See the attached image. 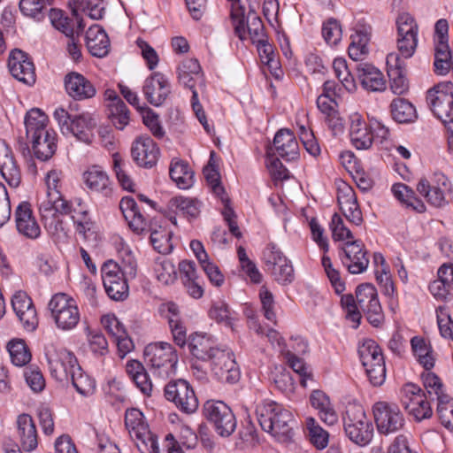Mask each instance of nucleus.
Instances as JSON below:
<instances>
[{"mask_svg": "<svg viewBox=\"0 0 453 453\" xmlns=\"http://www.w3.org/2000/svg\"><path fill=\"white\" fill-rule=\"evenodd\" d=\"M190 354L203 362H209L211 371L222 381L235 383L240 379V370L234 353L226 348L217 346L215 340L205 334L195 333L188 336Z\"/></svg>", "mask_w": 453, "mask_h": 453, "instance_id": "1", "label": "nucleus"}, {"mask_svg": "<svg viewBox=\"0 0 453 453\" xmlns=\"http://www.w3.org/2000/svg\"><path fill=\"white\" fill-rule=\"evenodd\" d=\"M62 177L63 173L56 169L50 170L47 173L45 180L47 193L38 204L41 220L45 229L50 234L58 238L66 235L59 214L73 212L72 203L63 197L59 190Z\"/></svg>", "mask_w": 453, "mask_h": 453, "instance_id": "2", "label": "nucleus"}, {"mask_svg": "<svg viewBox=\"0 0 453 453\" xmlns=\"http://www.w3.org/2000/svg\"><path fill=\"white\" fill-rule=\"evenodd\" d=\"M53 118L64 135H73L85 143L91 142L97 126L95 114L88 111L77 113L73 112V108L69 111L63 107H58L53 112Z\"/></svg>", "mask_w": 453, "mask_h": 453, "instance_id": "3", "label": "nucleus"}, {"mask_svg": "<svg viewBox=\"0 0 453 453\" xmlns=\"http://www.w3.org/2000/svg\"><path fill=\"white\" fill-rule=\"evenodd\" d=\"M346 436L358 446H366L373 437V425L367 418L364 407L356 403H348L342 413Z\"/></svg>", "mask_w": 453, "mask_h": 453, "instance_id": "4", "label": "nucleus"}, {"mask_svg": "<svg viewBox=\"0 0 453 453\" xmlns=\"http://www.w3.org/2000/svg\"><path fill=\"white\" fill-rule=\"evenodd\" d=\"M230 19L234 35L240 40L244 41L250 38L252 43H261L265 41L266 35L263 21L250 4L247 15H245V7L241 3L235 4L231 8Z\"/></svg>", "mask_w": 453, "mask_h": 453, "instance_id": "5", "label": "nucleus"}, {"mask_svg": "<svg viewBox=\"0 0 453 453\" xmlns=\"http://www.w3.org/2000/svg\"><path fill=\"white\" fill-rule=\"evenodd\" d=\"M144 361L155 376L167 379L175 374L178 355L170 343L157 342L145 347Z\"/></svg>", "mask_w": 453, "mask_h": 453, "instance_id": "6", "label": "nucleus"}, {"mask_svg": "<svg viewBox=\"0 0 453 453\" xmlns=\"http://www.w3.org/2000/svg\"><path fill=\"white\" fill-rule=\"evenodd\" d=\"M426 103L434 115L453 131V92L451 83H439L426 93Z\"/></svg>", "mask_w": 453, "mask_h": 453, "instance_id": "7", "label": "nucleus"}, {"mask_svg": "<svg viewBox=\"0 0 453 453\" xmlns=\"http://www.w3.org/2000/svg\"><path fill=\"white\" fill-rule=\"evenodd\" d=\"M203 412L218 435L229 437L235 431L237 426L235 415L224 402L208 400L203 404Z\"/></svg>", "mask_w": 453, "mask_h": 453, "instance_id": "8", "label": "nucleus"}, {"mask_svg": "<svg viewBox=\"0 0 453 453\" xmlns=\"http://www.w3.org/2000/svg\"><path fill=\"white\" fill-rule=\"evenodd\" d=\"M49 309L59 329L71 330L79 323L80 311L76 302L65 293L54 295L49 303Z\"/></svg>", "mask_w": 453, "mask_h": 453, "instance_id": "9", "label": "nucleus"}, {"mask_svg": "<svg viewBox=\"0 0 453 453\" xmlns=\"http://www.w3.org/2000/svg\"><path fill=\"white\" fill-rule=\"evenodd\" d=\"M44 351L50 374L58 380H68L72 372L79 365L74 354L55 344L45 346Z\"/></svg>", "mask_w": 453, "mask_h": 453, "instance_id": "10", "label": "nucleus"}, {"mask_svg": "<svg viewBox=\"0 0 453 453\" xmlns=\"http://www.w3.org/2000/svg\"><path fill=\"white\" fill-rule=\"evenodd\" d=\"M165 397L186 414L194 413L198 408V399L193 388L182 379L171 380L165 386Z\"/></svg>", "mask_w": 453, "mask_h": 453, "instance_id": "11", "label": "nucleus"}, {"mask_svg": "<svg viewBox=\"0 0 453 453\" xmlns=\"http://www.w3.org/2000/svg\"><path fill=\"white\" fill-rule=\"evenodd\" d=\"M283 407L276 402H265L257 406L256 414L261 428L276 441H283Z\"/></svg>", "mask_w": 453, "mask_h": 453, "instance_id": "12", "label": "nucleus"}, {"mask_svg": "<svg viewBox=\"0 0 453 453\" xmlns=\"http://www.w3.org/2000/svg\"><path fill=\"white\" fill-rule=\"evenodd\" d=\"M103 284L108 296L115 301L125 300L128 296V277L119 272V263L113 260L104 262L101 267Z\"/></svg>", "mask_w": 453, "mask_h": 453, "instance_id": "13", "label": "nucleus"}, {"mask_svg": "<svg viewBox=\"0 0 453 453\" xmlns=\"http://www.w3.org/2000/svg\"><path fill=\"white\" fill-rule=\"evenodd\" d=\"M374 420L379 433L389 434L404 426V418L395 403L378 402L372 406Z\"/></svg>", "mask_w": 453, "mask_h": 453, "instance_id": "14", "label": "nucleus"}, {"mask_svg": "<svg viewBox=\"0 0 453 453\" xmlns=\"http://www.w3.org/2000/svg\"><path fill=\"white\" fill-rule=\"evenodd\" d=\"M365 245L360 240L348 241L340 252L342 263L352 274L364 273L369 265Z\"/></svg>", "mask_w": 453, "mask_h": 453, "instance_id": "15", "label": "nucleus"}, {"mask_svg": "<svg viewBox=\"0 0 453 453\" xmlns=\"http://www.w3.org/2000/svg\"><path fill=\"white\" fill-rule=\"evenodd\" d=\"M449 189V179L441 173L434 174L433 185L426 178H421L417 185L418 193L435 207H441L446 203L444 194Z\"/></svg>", "mask_w": 453, "mask_h": 453, "instance_id": "16", "label": "nucleus"}, {"mask_svg": "<svg viewBox=\"0 0 453 453\" xmlns=\"http://www.w3.org/2000/svg\"><path fill=\"white\" fill-rule=\"evenodd\" d=\"M142 93L151 105L158 107L165 102L171 94V85L163 73L155 72L145 79Z\"/></svg>", "mask_w": 453, "mask_h": 453, "instance_id": "17", "label": "nucleus"}, {"mask_svg": "<svg viewBox=\"0 0 453 453\" xmlns=\"http://www.w3.org/2000/svg\"><path fill=\"white\" fill-rule=\"evenodd\" d=\"M11 74L18 81L33 85L35 82V65L28 55L19 49L12 50L8 59Z\"/></svg>", "mask_w": 453, "mask_h": 453, "instance_id": "18", "label": "nucleus"}, {"mask_svg": "<svg viewBox=\"0 0 453 453\" xmlns=\"http://www.w3.org/2000/svg\"><path fill=\"white\" fill-rule=\"evenodd\" d=\"M282 137L283 128H280L275 134L273 144L266 148V168L276 187H281L283 183V164L280 161V157H283V145L280 144Z\"/></svg>", "mask_w": 453, "mask_h": 453, "instance_id": "19", "label": "nucleus"}, {"mask_svg": "<svg viewBox=\"0 0 453 453\" xmlns=\"http://www.w3.org/2000/svg\"><path fill=\"white\" fill-rule=\"evenodd\" d=\"M131 155L137 165L151 168L157 162L159 149L150 137H139L133 142Z\"/></svg>", "mask_w": 453, "mask_h": 453, "instance_id": "20", "label": "nucleus"}, {"mask_svg": "<svg viewBox=\"0 0 453 453\" xmlns=\"http://www.w3.org/2000/svg\"><path fill=\"white\" fill-rule=\"evenodd\" d=\"M12 305L23 326L27 331H34L38 325V319L32 299L24 291H18L12 298Z\"/></svg>", "mask_w": 453, "mask_h": 453, "instance_id": "21", "label": "nucleus"}, {"mask_svg": "<svg viewBox=\"0 0 453 453\" xmlns=\"http://www.w3.org/2000/svg\"><path fill=\"white\" fill-rule=\"evenodd\" d=\"M15 222L18 232L29 239H36L41 234V229L33 216L28 202H21L15 210Z\"/></svg>", "mask_w": 453, "mask_h": 453, "instance_id": "22", "label": "nucleus"}, {"mask_svg": "<svg viewBox=\"0 0 453 453\" xmlns=\"http://www.w3.org/2000/svg\"><path fill=\"white\" fill-rule=\"evenodd\" d=\"M17 435L23 450L31 452L37 448L38 434L35 423L29 414L22 413L16 420Z\"/></svg>", "mask_w": 453, "mask_h": 453, "instance_id": "23", "label": "nucleus"}, {"mask_svg": "<svg viewBox=\"0 0 453 453\" xmlns=\"http://www.w3.org/2000/svg\"><path fill=\"white\" fill-rule=\"evenodd\" d=\"M65 88L66 93L75 100L92 98L96 93V88L90 81L75 72L65 75Z\"/></svg>", "mask_w": 453, "mask_h": 453, "instance_id": "24", "label": "nucleus"}, {"mask_svg": "<svg viewBox=\"0 0 453 453\" xmlns=\"http://www.w3.org/2000/svg\"><path fill=\"white\" fill-rule=\"evenodd\" d=\"M387 64L392 91L396 95L403 94L408 89L404 62L396 53H390L387 57Z\"/></svg>", "mask_w": 453, "mask_h": 453, "instance_id": "25", "label": "nucleus"}, {"mask_svg": "<svg viewBox=\"0 0 453 453\" xmlns=\"http://www.w3.org/2000/svg\"><path fill=\"white\" fill-rule=\"evenodd\" d=\"M0 173L8 185L18 188L21 182V172L12 151L4 144L0 147Z\"/></svg>", "mask_w": 453, "mask_h": 453, "instance_id": "26", "label": "nucleus"}, {"mask_svg": "<svg viewBox=\"0 0 453 453\" xmlns=\"http://www.w3.org/2000/svg\"><path fill=\"white\" fill-rule=\"evenodd\" d=\"M357 77L362 87L369 91H382L386 88V82L382 73L367 63L357 65Z\"/></svg>", "mask_w": 453, "mask_h": 453, "instance_id": "27", "label": "nucleus"}, {"mask_svg": "<svg viewBox=\"0 0 453 453\" xmlns=\"http://www.w3.org/2000/svg\"><path fill=\"white\" fill-rule=\"evenodd\" d=\"M86 45L91 55L104 58L109 52L110 40L104 28L95 24L86 32Z\"/></svg>", "mask_w": 453, "mask_h": 453, "instance_id": "28", "label": "nucleus"}, {"mask_svg": "<svg viewBox=\"0 0 453 453\" xmlns=\"http://www.w3.org/2000/svg\"><path fill=\"white\" fill-rule=\"evenodd\" d=\"M349 135L353 146L357 150H367L372 146L373 141L372 129L357 114L351 118Z\"/></svg>", "mask_w": 453, "mask_h": 453, "instance_id": "29", "label": "nucleus"}, {"mask_svg": "<svg viewBox=\"0 0 453 453\" xmlns=\"http://www.w3.org/2000/svg\"><path fill=\"white\" fill-rule=\"evenodd\" d=\"M35 157L41 161H47L52 157L57 150V134L53 130L45 132L42 135L28 140Z\"/></svg>", "mask_w": 453, "mask_h": 453, "instance_id": "30", "label": "nucleus"}, {"mask_svg": "<svg viewBox=\"0 0 453 453\" xmlns=\"http://www.w3.org/2000/svg\"><path fill=\"white\" fill-rule=\"evenodd\" d=\"M83 180L89 189L101 193L105 197L110 196L112 193L107 173L97 165L88 168L83 173Z\"/></svg>", "mask_w": 453, "mask_h": 453, "instance_id": "31", "label": "nucleus"}, {"mask_svg": "<svg viewBox=\"0 0 453 453\" xmlns=\"http://www.w3.org/2000/svg\"><path fill=\"white\" fill-rule=\"evenodd\" d=\"M126 370L137 388H139L143 395L147 396L151 395L153 385L143 365L134 359L129 360L127 363Z\"/></svg>", "mask_w": 453, "mask_h": 453, "instance_id": "32", "label": "nucleus"}, {"mask_svg": "<svg viewBox=\"0 0 453 453\" xmlns=\"http://www.w3.org/2000/svg\"><path fill=\"white\" fill-rule=\"evenodd\" d=\"M47 122V115L40 109L34 108L27 111L24 120L27 139L30 140L35 136L42 135L49 131Z\"/></svg>", "mask_w": 453, "mask_h": 453, "instance_id": "33", "label": "nucleus"}, {"mask_svg": "<svg viewBox=\"0 0 453 453\" xmlns=\"http://www.w3.org/2000/svg\"><path fill=\"white\" fill-rule=\"evenodd\" d=\"M390 109L393 119L398 123H411L418 118L414 105L404 98H395Z\"/></svg>", "mask_w": 453, "mask_h": 453, "instance_id": "34", "label": "nucleus"}, {"mask_svg": "<svg viewBox=\"0 0 453 453\" xmlns=\"http://www.w3.org/2000/svg\"><path fill=\"white\" fill-rule=\"evenodd\" d=\"M168 208L176 214L195 219L200 213V202L194 198L175 196L168 202Z\"/></svg>", "mask_w": 453, "mask_h": 453, "instance_id": "35", "label": "nucleus"}, {"mask_svg": "<svg viewBox=\"0 0 453 453\" xmlns=\"http://www.w3.org/2000/svg\"><path fill=\"white\" fill-rule=\"evenodd\" d=\"M358 354L365 368L385 364L381 349L372 340H366L358 348Z\"/></svg>", "mask_w": 453, "mask_h": 453, "instance_id": "36", "label": "nucleus"}, {"mask_svg": "<svg viewBox=\"0 0 453 453\" xmlns=\"http://www.w3.org/2000/svg\"><path fill=\"white\" fill-rule=\"evenodd\" d=\"M169 174L180 188L186 189L193 185V172L184 161L172 163Z\"/></svg>", "mask_w": 453, "mask_h": 453, "instance_id": "37", "label": "nucleus"}, {"mask_svg": "<svg viewBox=\"0 0 453 453\" xmlns=\"http://www.w3.org/2000/svg\"><path fill=\"white\" fill-rule=\"evenodd\" d=\"M306 430L309 441L318 449H324L328 445L329 434L323 429L312 417L306 418Z\"/></svg>", "mask_w": 453, "mask_h": 453, "instance_id": "38", "label": "nucleus"}, {"mask_svg": "<svg viewBox=\"0 0 453 453\" xmlns=\"http://www.w3.org/2000/svg\"><path fill=\"white\" fill-rule=\"evenodd\" d=\"M69 379L76 391L81 395L89 396L94 394L96 382L82 371L80 365L72 372Z\"/></svg>", "mask_w": 453, "mask_h": 453, "instance_id": "39", "label": "nucleus"}, {"mask_svg": "<svg viewBox=\"0 0 453 453\" xmlns=\"http://www.w3.org/2000/svg\"><path fill=\"white\" fill-rule=\"evenodd\" d=\"M7 349L12 364L16 366L26 365L31 360V352L24 340L13 339L7 344Z\"/></svg>", "mask_w": 453, "mask_h": 453, "instance_id": "40", "label": "nucleus"}, {"mask_svg": "<svg viewBox=\"0 0 453 453\" xmlns=\"http://www.w3.org/2000/svg\"><path fill=\"white\" fill-rule=\"evenodd\" d=\"M423 385L426 388V395L429 401L436 400L437 403L441 400V396H449L443 392V385L441 379L434 372H426L421 374Z\"/></svg>", "mask_w": 453, "mask_h": 453, "instance_id": "41", "label": "nucleus"}, {"mask_svg": "<svg viewBox=\"0 0 453 453\" xmlns=\"http://www.w3.org/2000/svg\"><path fill=\"white\" fill-rule=\"evenodd\" d=\"M49 5H50V0L19 1V10L22 14L38 21L44 18L45 12Z\"/></svg>", "mask_w": 453, "mask_h": 453, "instance_id": "42", "label": "nucleus"}, {"mask_svg": "<svg viewBox=\"0 0 453 453\" xmlns=\"http://www.w3.org/2000/svg\"><path fill=\"white\" fill-rule=\"evenodd\" d=\"M132 439L141 453H159L157 438L149 428H142Z\"/></svg>", "mask_w": 453, "mask_h": 453, "instance_id": "43", "label": "nucleus"}, {"mask_svg": "<svg viewBox=\"0 0 453 453\" xmlns=\"http://www.w3.org/2000/svg\"><path fill=\"white\" fill-rule=\"evenodd\" d=\"M49 18L52 26L66 36L74 35L73 20L65 16L63 11L51 8Z\"/></svg>", "mask_w": 453, "mask_h": 453, "instance_id": "44", "label": "nucleus"}, {"mask_svg": "<svg viewBox=\"0 0 453 453\" xmlns=\"http://www.w3.org/2000/svg\"><path fill=\"white\" fill-rule=\"evenodd\" d=\"M426 396V393L419 386L411 382L404 384L400 390V401L403 408L419 403L421 399Z\"/></svg>", "mask_w": 453, "mask_h": 453, "instance_id": "45", "label": "nucleus"}, {"mask_svg": "<svg viewBox=\"0 0 453 453\" xmlns=\"http://www.w3.org/2000/svg\"><path fill=\"white\" fill-rule=\"evenodd\" d=\"M149 231L150 232V238L154 250L162 254L169 252L171 250L170 232L161 226L158 229L150 227Z\"/></svg>", "mask_w": 453, "mask_h": 453, "instance_id": "46", "label": "nucleus"}, {"mask_svg": "<svg viewBox=\"0 0 453 453\" xmlns=\"http://www.w3.org/2000/svg\"><path fill=\"white\" fill-rule=\"evenodd\" d=\"M436 411L441 425L453 431V399L449 396H441Z\"/></svg>", "mask_w": 453, "mask_h": 453, "instance_id": "47", "label": "nucleus"}, {"mask_svg": "<svg viewBox=\"0 0 453 453\" xmlns=\"http://www.w3.org/2000/svg\"><path fill=\"white\" fill-rule=\"evenodd\" d=\"M366 316L368 322L375 326L379 327L384 321V314L382 311L381 305L378 299V295L373 297L366 303L364 307L360 308Z\"/></svg>", "mask_w": 453, "mask_h": 453, "instance_id": "48", "label": "nucleus"}, {"mask_svg": "<svg viewBox=\"0 0 453 453\" xmlns=\"http://www.w3.org/2000/svg\"><path fill=\"white\" fill-rule=\"evenodd\" d=\"M125 425L131 438H134L138 432H142V428H148V426L143 421L142 412L135 408L127 410L125 414Z\"/></svg>", "mask_w": 453, "mask_h": 453, "instance_id": "49", "label": "nucleus"}, {"mask_svg": "<svg viewBox=\"0 0 453 453\" xmlns=\"http://www.w3.org/2000/svg\"><path fill=\"white\" fill-rule=\"evenodd\" d=\"M108 117L114 127L123 130L129 122V111L125 103H119V105H111Z\"/></svg>", "mask_w": 453, "mask_h": 453, "instance_id": "50", "label": "nucleus"}, {"mask_svg": "<svg viewBox=\"0 0 453 453\" xmlns=\"http://www.w3.org/2000/svg\"><path fill=\"white\" fill-rule=\"evenodd\" d=\"M342 27L335 19H329L323 23L322 36L329 45H336L342 39Z\"/></svg>", "mask_w": 453, "mask_h": 453, "instance_id": "51", "label": "nucleus"}, {"mask_svg": "<svg viewBox=\"0 0 453 453\" xmlns=\"http://www.w3.org/2000/svg\"><path fill=\"white\" fill-rule=\"evenodd\" d=\"M73 212L69 215L71 216L73 224L76 226V231L82 234L84 237H86L87 232L90 231L93 227V222L91 221L90 218L88 217V213L86 210L80 209L79 211L76 208H73L72 206ZM63 214H59V219H61L60 216Z\"/></svg>", "mask_w": 453, "mask_h": 453, "instance_id": "52", "label": "nucleus"}, {"mask_svg": "<svg viewBox=\"0 0 453 453\" xmlns=\"http://www.w3.org/2000/svg\"><path fill=\"white\" fill-rule=\"evenodd\" d=\"M341 303L346 312V319L355 323L353 327L357 328L360 324L361 313L354 296L351 294L342 296Z\"/></svg>", "mask_w": 453, "mask_h": 453, "instance_id": "53", "label": "nucleus"}, {"mask_svg": "<svg viewBox=\"0 0 453 453\" xmlns=\"http://www.w3.org/2000/svg\"><path fill=\"white\" fill-rule=\"evenodd\" d=\"M119 254L121 258L120 264H119L120 273L129 279H134L136 276L137 264L132 252L127 249H123L119 251Z\"/></svg>", "mask_w": 453, "mask_h": 453, "instance_id": "54", "label": "nucleus"}, {"mask_svg": "<svg viewBox=\"0 0 453 453\" xmlns=\"http://www.w3.org/2000/svg\"><path fill=\"white\" fill-rule=\"evenodd\" d=\"M168 324L176 345L184 348L188 344L187 339V328L180 318H168Z\"/></svg>", "mask_w": 453, "mask_h": 453, "instance_id": "55", "label": "nucleus"}, {"mask_svg": "<svg viewBox=\"0 0 453 453\" xmlns=\"http://www.w3.org/2000/svg\"><path fill=\"white\" fill-rule=\"evenodd\" d=\"M332 236L334 241L352 240V232L345 226L342 218L334 213L330 223Z\"/></svg>", "mask_w": 453, "mask_h": 453, "instance_id": "56", "label": "nucleus"}, {"mask_svg": "<svg viewBox=\"0 0 453 453\" xmlns=\"http://www.w3.org/2000/svg\"><path fill=\"white\" fill-rule=\"evenodd\" d=\"M88 347L96 357H103L108 353V342L100 332H91L88 336Z\"/></svg>", "mask_w": 453, "mask_h": 453, "instance_id": "57", "label": "nucleus"}, {"mask_svg": "<svg viewBox=\"0 0 453 453\" xmlns=\"http://www.w3.org/2000/svg\"><path fill=\"white\" fill-rule=\"evenodd\" d=\"M157 280L163 284L169 285L175 281L177 275L173 264L165 259L155 268Z\"/></svg>", "mask_w": 453, "mask_h": 453, "instance_id": "58", "label": "nucleus"}, {"mask_svg": "<svg viewBox=\"0 0 453 453\" xmlns=\"http://www.w3.org/2000/svg\"><path fill=\"white\" fill-rule=\"evenodd\" d=\"M337 202L341 211L358 204L355 191L346 183L338 188Z\"/></svg>", "mask_w": 453, "mask_h": 453, "instance_id": "59", "label": "nucleus"}, {"mask_svg": "<svg viewBox=\"0 0 453 453\" xmlns=\"http://www.w3.org/2000/svg\"><path fill=\"white\" fill-rule=\"evenodd\" d=\"M418 35H398L396 44L400 58H411L418 45Z\"/></svg>", "mask_w": 453, "mask_h": 453, "instance_id": "60", "label": "nucleus"}, {"mask_svg": "<svg viewBox=\"0 0 453 453\" xmlns=\"http://www.w3.org/2000/svg\"><path fill=\"white\" fill-rule=\"evenodd\" d=\"M27 384L34 392H41L45 387L44 378L38 367H27L24 371Z\"/></svg>", "mask_w": 453, "mask_h": 453, "instance_id": "61", "label": "nucleus"}, {"mask_svg": "<svg viewBox=\"0 0 453 453\" xmlns=\"http://www.w3.org/2000/svg\"><path fill=\"white\" fill-rule=\"evenodd\" d=\"M398 35H418V25L409 13L399 15L396 20Z\"/></svg>", "mask_w": 453, "mask_h": 453, "instance_id": "62", "label": "nucleus"}, {"mask_svg": "<svg viewBox=\"0 0 453 453\" xmlns=\"http://www.w3.org/2000/svg\"><path fill=\"white\" fill-rule=\"evenodd\" d=\"M428 399L426 395V398L421 399L419 403L411 405L408 408H404V410L417 421L429 418L432 417L433 411Z\"/></svg>", "mask_w": 453, "mask_h": 453, "instance_id": "63", "label": "nucleus"}, {"mask_svg": "<svg viewBox=\"0 0 453 453\" xmlns=\"http://www.w3.org/2000/svg\"><path fill=\"white\" fill-rule=\"evenodd\" d=\"M263 13L272 27L280 28L279 0H264Z\"/></svg>", "mask_w": 453, "mask_h": 453, "instance_id": "64", "label": "nucleus"}]
</instances>
